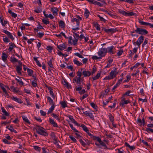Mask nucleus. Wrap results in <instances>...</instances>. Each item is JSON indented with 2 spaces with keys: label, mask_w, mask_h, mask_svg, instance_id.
<instances>
[{
  "label": "nucleus",
  "mask_w": 153,
  "mask_h": 153,
  "mask_svg": "<svg viewBox=\"0 0 153 153\" xmlns=\"http://www.w3.org/2000/svg\"><path fill=\"white\" fill-rule=\"evenodd\" d=\"M102 30H104V31L107 33H113L117 31H118L117 28H110L108 29H106L105 28H104L102 29Z\"/></svg>",
  "instance_id": "obj_5"
},
{
  "label": "nucleus",
  "mask_w": 153,
  "mask_h": 153,
  "mask_svg": "<svg viewBox=\"0 0 153 153\" xmlns=\"http://www.w3.org/2000/svg\"><path fill=\"white\" fill-rule=\"evenodd\" d=\"M49 122L50 124L53 125L54 127H58V126L56 123L51 118H49Z\"/></svg>",
  "instance_id": "obj_14"
},
{
  "label": "nucleus",
  "mask_w": 153,
  "mask_h": 153,
  "mask_svg": "<svg viewBox=\"0 0 153 153\" xmlns=\"http://www.w3.org/2000/svg\"><path fill=\"white\" fill-rule=\"evenodd\" d=\"M139 23L141 25H146L147 26L148 25V22H145L143 21H141L140 20L139 22Z\"/></svg>",
  "instance_id": "obj_60"
},
{
  "label": "nucleus",
  "mask_w": 153,
  "mask_h": 153,
  "mask_svg": "<svg viewBox=\"0 0 153 153\" xmlns=\"http://www.w3.org/2000/svg\"><path fill=\"white\" fill-rule=\"evenodd\" d=\"M108 117L110 120L112 124L113 125L114 121V117L111 114L109 113Z\"/></svg>",
  "instance_id": "obj_24"
},
{
  "label": "nucleus",
  "mask_w": 153,
  "mask_h": 153,
  "mask_svg": "<svg viewBox=\"0 0 153 153\" xmlns=\"http://www.w3.org/2000/svg\"><path fill=\"white\" fill-rule=\"evenodd\" d=\"M140 63L139 62H137V63H136L134 65L133 67H131L130 68V69L131 70H132L134 68H137L138 66H139V65H140Z\"/></svg>",
  "instance_id": "obj_56"
},
{
  "label": "nucleus",
  "mask_w": 153,
  "mask_h": 153,
  "mask_svg": "<svg viewBox=\"0 0 153 153\" xmlns=\"http://www.w3.org/2000/svg\"><path fill=\"white\" fill-rule=\"evenodd\" d=\"M100 76V73H98L94 77H92V79H93V80H97L98 79Z\"/></svg>",
  "instance_id": "obj_45"
},
{
  "label": "nucleus",
  "mask_w": 153,
  "mask_h": 153,
  "mask_svg": "<svg viewBox=\"0 0 153 153\" xmlns=\"http://www.w3.org/2000/svg\"><path fill=\"white\" fill-rule=\"evenodd\" d=\"M146 131L149 133H150V132L153 133V129L149 128H146Z\"/></svg>",
  "instance_id": "obj_51"
},
{
  "label": "nucleus",
  "mask_w": 153,
  "mask_h": 153,
  "mask_svg": "<svg viewBox=\"0 0 153 153\" xmlns=\"http://www.w3.org/2000/svg\"><path fill=\"white\" fill-rule=\"evenodd\" d=\"M2 32L7 34L8 37L13 41L14 39V38L10 32L5 30H3Z\"/></svg>",
  "instance_id": "obj_9"
},
{
  "label": "nucleus",
  "mask_w": 153,
  "mask_h": 153,
  "mask_svg": "<svg viewBox=\"0 0 153 153\" xmlns=\"http://www.w3.org/2000/svg\"><path fill=\"white\" fill-rule=\"evenodd\" d=\"M94 26L96 28V30L100 31V26L98 23H96L94 24Z\"/></svg>",
  "instance_id": "obj_47"
},
{
  "label": "nucleus",
  "mask_w": 153,
  "mask_h": 153,
  "mask_svg": "<svg viewBox=\"0 0 153 153\" xmlns=\"http://www.w3.org/2000/svg\"><path fill=\"white\" fill-rule=\"evenodd\" d=\"M7 55L5 53H2L1 58L3 61L5 62L7 60Z\"/></svg>",
  "instance_id": "obj_29"
},
{
  "label": "nucleus",
  "mask_w": 153,
  "mask_h": 153,
  "mask_svg": "<svg viewBox=\"0 0 153 153\" xmlns=\"http://www.w3.org/2000/svg\"><path fill=\"white\" fill-rule=\"evenodd\" d=\"M38 57H34L33 59L36 62V64L39 67H41L42 66V65L39 61L38 60Z\"/></svg>",
  "instance_id": "obj_25"
},
{
  "label": "nucleus",
  "mask_w": 153,
  "mask_h": 153,
  "mask_svg": "<svg viewBox=\"0 0 153 153\" xmlns=\"http://www.w3.org/2000/svg\"><path fill=\"white\" fill-rule=\"evenodd\" d=\"M10 89L14 93H18L19 92V94H20V92L19 91V89L15 88L14 87H10Z\"/></svg>",
  "instance_id": "obj_20"
},
{
  "label": "nucleus",
  "mask_w": 153,
  "mask_h": 153,
  "mask_svg": "<svg viewBox=\"0 0 153 153\" xmlns=\"http://www.w3.org/2000/svg\"><path fill=\"white\" fill-rule=\"evenodd\" d=\"M101 1L102 2V3H101L97 1V5L99 7H102L104 4L105 5L107 4L106 2L104 0L102 1Z\"/></svg>",
  "instance_id": "obj_28"
},
{
  "label": "nucleus",
  "mask_w": 153,
  "mask_h": 153,
  "mask_svg": "<svg viewBox=\"0 0 153 153\" xmlns=\"http://www.w3.org/2000/svg\"><path fill=\"white\" fill-rule=\"evenodd\" d=\"M74 81L77 84L78 86H81V82H82L83 80L81 78L78 77L76 76L74 79Z\"/></svg>",
  "instance_id": "obj_6"
},
{
  "label": "nucleus",
  "mask_w": 153,
  "mask_h": 153,
  "mask_svg": "<svg viewBox=\"0 0 153 153\" xmlns=\"http://www.w3.org/2000/svg\"><path fill=\"white\" fill-rule=\"evenodd\" d=\"M121 1H125L126 2H127L129 4H133V3L134 1L133 0H120Z\"/></svg>",
  "instance_id": "obj_53"
},
{
  "label": "nucleus",
  "mask_w": 153,
  "mask_h": 153,
  "mask_svg": "<svg viewBox=\"0 0 153 153\" xmlns=\"http://www.w3.org/2000/svg\"><path fill=\"white\" fill-rule=\"evenodd\" d=\"M57 47L59 50L62 51L66 48L67 46L63 43V44H61L59 45H57Z\"/></svg>",
  "instance_id": "obj_11"
},
{
  "label": "nucleus",
  "mask_w": 153,
  "mask_h": 153,
  "mask_svg": "<svg viewBox=\"0 0 153 153\" xmlns=\"http://www.w3.org/2000/svg\"><path fill=\"white\" fill-rule=\"evenodd\" d=\"M90 14V12L87 9H85L84 13V15L86 18H88Z\"/></svg>",
  "instance_id": "obj_38"
},
{
  "label": "nucleus",
  "mask_w": 153,
  "mask_h": 153,
  "mask_svg": "<svg viewBox=\"0 0 153 153\" xmlns=\"http://www.w3.org/2000/svg\"><path fill=\"white\" fill-rule=\"evenodd\" d=\"M82 74L84 77L88 76L91 74V72L89 71H84L82 72Z\"/></svg>",
  "instance_id": "obj_16"
},
{
  "label": "nucleus",
  "mask_w": 153,
  "mask_h": 153,
  "mask_svg": "<svg viewBox=\"0 0 153 153\" xmlns=\"http://www.w3.org/2000/svg\"><path fill=\"white\" fill-rule=\"evenodd\" d=\"M60 104L61 105L62 107L63 108H64L67 107V104L66 102L64 101L60 102Z\"/></svg>",
  "instance_id": "obj_39"
},
{
  "label": "nucleus",
  "mask_w": 153,
  "mask_h": 153,
  "mask_svg": "<svg viewBox=\"0 0 153 153\" xmlns=\"http://www.w3.org/2000/svg\"><path fill=\"white\" fill-rule=\"evenodd\" d=\"M2 112L6 116H9V113L7 112V111L4 109V108H1Z\"/></svg>",
  "instance_id": "obj_41"
},
{
  "label": "nucleus",
  "mask_w": 153,
  "mask_h": 153,
  "mask_svg": "<svg viewBox=\"0 0 153 153\" xmlns=\"http://www.w3.org/2000/svg\"><path fill=\"white\" fill-rule=\"evenodd\" d=\"M83 114L86 116L89 117L92 119H94V116L92 113L90 112L89 111H83Z\"/></svg>",
  "instance_id": "obj_8"
},
{
  "label": "nucleus",
  "mask_w": 153,
  "mask_h": 153,
  "mask_svg": "<svg viewBox=\"0 0 153 153\" xmlns=\"http://www.w3.org/2000/svg\"><path fill=\"white\" fill-rule=\"evenodd\" d=\"M9 48H8V50L10 52H11L13 49L16 47V45L13 43L11 42L9 44Z\"/></svg>",
  "instance_id": "obj_13"
},
{
  "label": "nucleus",
  "mask_w": 153,
  "mask_h": 153,
  "mask_svg": "<svg viewBox=\"0 0 153 153\" xmlns=\"http://www.w3.org/2000/svg\"><path fill=\"white\" fill-rule=\"evenodd\" d=\"M59 26L61 27L62 28H64L65 27V23L62 20L59 21Z\"/></svg>",
  "instance_id": "obj_37"
},
{
  "label": "nucleus",
  "mask_w": 153,
  "mask_h": 153,
  "mask_svg": "<svg viewBox=\"0 0 153 153\" xmlns=\"http://www.w3.org/2000/svg\"><path fill=\"white\" fill-rule=\"evenodd\" d=\"M13 56H14V55H13L10 58V61L13 63H14L15 62H17L18 61V60L16 59L15 57H13Z\"/></svg>",
  "instance_id": "obj_22"
},
{
  "label": "nucleus",
  "mask_w": 153,
  "mask_h": 153,
  "mask_svg": "<svg viewBox=\"0 0 153 153\" xmlns=\"http://www.w3.org/2000/svg\"><path fill=\"white\" fill-rule=\"evenodd\" d=\"M68 118L71 122L77 126H79L80 125L73 118V117L71 115H69Z\"/></svg>",
  "instance_id": "obj_12"
},
{
  "label": "nucleus",
  "mask_w": 153,
  "mask_h": 153,
  "mask_svg": "<svg viewBox=\"0 0 153 153\" xmlns=\"http://www.w3.org/2000/svg\"><path fill=\"white\" fill-rule=\"evenodd\" d=\"M123 102H120V105L123 107L124 104H126L130 102L129 100H125L123 101Z\"/></svg>",
  "instance_id": "obj_27"
},
{
  "label": "nucleus",
  "mask_w": 153,
  "mask_h": 153,
  "mask_svg": "<svg viewBox=\"0 0 153 153\" xmlns=\"http://www.w3.org/2000/svg\"><path fill=\"white\" fill-rule=\"evenodd\" d=\"M81 126L82 127L84 131L85 132L88 131V128L85 125H84V124H82Z\"/></svg>",
  "instance_id": "obj_48"
},
{
  "label": "nucleus",
  "mask_w": 153,
  "mask_h": 153,
  "mask_svg": "<svg viewBox=\"0 0 153 153\" xmlns=\"http://www.w3.org/2000/svg\"><path fill=\"white\" fill-rule=\"evenodd\" d=\"M12 99L14 100L15 101L18 102L20 103H22V100L20 99H19L16 97H13L12 98Z\"/></svg>",
  "instance_id": "obj_18"
},
{
  "label": "nucleus",
  "mask_w": 153,
  "mask_h": 153,
  "mask_svg": "<svg viewBox=\"0 0 153 153\" xmlns=\"http://www.w3.org/2000/svg\"><path fill=\"white\" fill-rule=\"evenodd\" d=\"M91 138H92L94 140H96L97 141H98L99 140H100V138L99 137L94 136L93 135Z\"/></svg>",
  "instance_id": "obj_49"
},
{
  "label": "nucleus",
  "mask_w": 153,
  "mask_h": 153,
  "mask_svg": "<svg viewBox=\"0 0 153 153\" xmlns=\"http://www.w3.org/2000/svg\"><path fill=\"white\" fill-rule=\"evenodd\" d=\"M44 33H39L37 35V36L39 38H42L44 35Z\"/></svg>",
  "instance_id": "obj_59"
},
{
  "label": "nucleus",
  "mask_w": 153,
  "mask_h": 153,
  "mask_svg": "<svg viewBox=\"0 0 153 153\" xmlns=\"http://www.w3.org/2000/svg\"><path fill=\"white\" fill-rule=\"evenodd\" d=\"M16 71L19 75L21 74V71L22 70V67H20L19 66H16Z\"/></svg>",
  "instance_id": "obj_21"
},
{
  "label": "nucleus",
  "mask_w": 153,
  "mask_h": 153,
  "mask_svg": "<svg viewBox=\"0 0 153 153\" xmlns=\"http://www.w3.org/2000/svg\"><path fill=\"white\" fill-rule=\"evenodd\" d=\"M62 83L65 86H69L68 83L65 79H63L62 80Z\"/></svg>",
  "instance_id": "obj_35"
},
{
  "label": "nucleus",
  "mask_w": 153,
  "mask_h": 153,
  "mask_svg": "<svg viewBox=\"0 0 153 153\" xmlns=\"http://www.w3.org/2000/svg\"><path fill=\"white\" fill-rule=\"evenodd\" d=\"M98 142L102 146L104 147V149H108L106 145L101 140V139L99 140Z\"/></svg>",
  "instance_id": "obj_23"
},
{
  "label": "nucleus",
  "mask_w": 153,
  "mask_h": 153,
  "mask_svg": "<svg viewBox=\"0 0 153 153\" xmlns=\"http://www.w3.org/2000/svg\"><path fill=\"white\" fill-rule=\"evenodd\" d=\"M42 22H43V23L44 24H45L46 25L50 23L49 21L48 20H45V19H42Z\"/></svg>",
  "instance_id": "obj_58"
},
{
  "label": "nucleus",
  "mask_w": 153,
  "mask_h": 153,
  "mask_svg": "<svg viewBox=\"0 0 153 153\" xmlns=\"http://www.w3.org/2000/svg\"><path fill=\"white\" fill-rule=\"evenodd\" d=\"M35 127L33 128L36 130V132L39 134L46 137L48 136L47 132L45 131L46 129L39 125H36Z\"/></svg>",
  "instance_id": "obj_1"
},
{
  "label": "nucleus",
  "mask_w": 153,
  "mask_h": 153,
  "mask_svg": "<svg viewBox=\"0 0 153 153\" xmlns=\"http://www.w3.org/2000/svg\"><path fill=\"white\" fill-rule=\"evenodd\" d=\"M6 128L9 129L11 132L16 133H17L16 131L14 130L13 127L11 126H7Z\"/></svg>",
  "instance_id": "obj_33"
},
{
  "label": "nucleus",
  "mask_w": 153,
  "mask_h": 153,
  "mask_svg": "<svg viewBox=\"0 0 153 153\" xmlns=\"http://www.w3.org/2000/svg\"><path fill=\"white\" fill-rule=\"evenodd\" d=\"M51 11L55 15H57L58 14V10L57 7H53L51 8Z\"/></svg>",
  "instance_id": "obj_15"
},
{
  "label": "nucleus",
  "mask_w": 153,
  "mask_h": 153,
  "mask_svg": "<svg viewBox=\"0 0 153 153\" xmlns=\"http://www.w3.org/2000/svg\"><path fill=\"white\" fill-rule=\"evenodd\" d=\"M122 80L123 79H120L118 80L115 86H118L120 85L121 82H122Z\"/></svg>",
  "instance_id": "obj_63"
},
{
  "label": "nucleus",
  "mask_w": 153,
  "mask_h": 153,
  "mask_svg": "<svg viewBox=\"0 0 153 153\" xmlns=\"http://www.w3.org/2000/svg\"><path fill=\"white\" fill-rule=\"evenodd\" d=\"M48 87V90H49V92L50 95L54 99L55 98V97L52 91V89L51 87Z\"/></svg>",
  "instance_id": "obj_30"
},
{
  "label": "nucleus",
  "mask_w": 153,
  "mask_h": 153,
  "mask_svg": "<svg viewBox=\"0 0 153 153\" xmlns=\"http://www.w3.org/2000/svg\"><path fill=\"white\" fill-rule=\"evenodd\" d=\"M34 11L36 13H39L42 11V10L40 9V7L38 6L34 10Z\"/></svg>",
  "instance_id": "obj_44"
},
{
  "label": "nucleus",
  "mask_w": 153,
  "mask_h": 153,
  "mask_svg": "<svg viewBox=\"0 0 153 153\" xmlns=\"http://www.w3.org/2000/svg\"><path fill=\"white\" fill-rule=\"evenodd\" d=\"M123 51V49H120L119 50L117 53V55L118 56H121L122 54Z\"/></svg>",
  "instance_id": "obj_57"
},
{
  "label": "nucleus",
  "mask_w": 153,
  "mask_h": 153,
  "mask_svg": "<svg viewBox=\"0 0 153 153\" xmlns=\"http://www.w3.org/2000/svg\"><path fill=\"white\" fill-rule=\"evenodd\" d=\"M19 79H16V80L17 82L18 83H19V85H24V83L22 81V79L19 78Z\"/></svg>",
  "instance_id": "obj_34"
},
{
  "label": "nucleus",
  "mask_w": 153,
  "mask_h": 153,
  "mask_svg": "<svg viewBox=\"0 0 153 153\" xmlns=\"http://www.w3.org/2000/svg\"><path fill=\"white\" fill-rule=\"evenodd\" d=\"M27 71L28 76H32V75L33 73V71L32 69L28 68L27 69Z\"/></svg>",
  "instance_id": "obj_40"
},
{
  "label": "nucleus",
  "mask_w": 153,
  "mask_h": 153,
  "mask_svg": "<svg viewBox=\"0 0 153 153\" xmlns=\"http://www.w3.org/2000/svg\"><path fill=\"white\" fill-rule=\"evenodd\" d=\"M73 62L75 64L77 65V66H81L82 65V64L81 62L75 59L73 60Z\"/></svg>",
  "instance_id": "obj_32"
},
{
  "label": "nucleus",
  "mask_w": 153,
  "mask_h": 153,
  "mask_svg": "<svg viewBox=\"0 0 153 153\" xmlns=\"http://www.w3.org/2000/svg\"><path fill=\"white\" fill-rule=\"evenodd\" d=\"M88 2L90 4H92L94 5H96L97 4V1L94 0H87Z\"/></svg>",
  "instance_id": "obj_42"
},
{
  "label": "nucleus",
  "mask_w": 153,
  "mask_h": 153,
  "mask_svg": "<svg viewBox=\"0 0 153 153\" xmlns=\"http://www.w3.org/2000/svg\"><path fill=\"white\" fill-rule=\"evenodd\" d=\"M106 53V49L105 48H102L100 49L98 53V55L102 57L105 56Z\"/></svg>",
  "instance_id": "obj_4"
},
{
  "label": "nucleus",
  "mask_w": 153,
  "mask_h": 153,
  "mask_svg": "<svg viewBox=\"0 0 153 153\" xmlns=\"http://www.w3.org/2000/svg\"><path fill=\"white\" fill-rule=\"evenodd\" d=\"M92 59L93 60H97V59H102V57L99 56V57L97 56H93L92 57Z\"/></svg>",
  "instance_id": "obj_52"
},
{
  "label": "nucleus",
  "mask_w": 153,
  "mask_h": 153,
  "mask_svg": "<svg viewBox=\"0 0 153 153\" xmlns=\"http://www.w3.org/2000/svg\"><path fill=\"white\" fill-rule=\"evenodd\" d=\"M114 48V46H111L108 47L106 48V53L108 52L110 53H111L112 54H114L115 53V52L113 51V50Z\"/></svg>",
  "instance_id": "obj_10"
},
{
  "label": "nucleus",
  "mask_w": 153,
  "mask_h": 153,
  "mask_svg": "<svg viewBox=\"0 0 153 153\" xmlns=\"http://www.w3.org/2000/svg\"><path fill=\"white\" fill-rule=\"evenodd\" d=\"M0 22L3 26H5V25L7 24V21L4 20L3 22V18L0 16Z\"/></svg>",
  "instance_id": "obj_26"
},
{
  "label": "nucleus",
  "mask_w": 153,
  "mask_h": 153,
  "mask_svg": "<svg viewBox=\"0 0 153 153\" xmlns=\"http://www.w3.org/2000/svg\"><path fill=\"white\" fill-rule=\"evenodd\" d=\"M71 21L72 22H76L77 26H79L80 22L79 19H78L77 18H73L71 19Z\"/></svg>",
  "instance_id": "obj_17"
},
{
  "label": "nucleus",
  "mask_w": 153,
  "mask_h": 153,
  "mask_svg": "<svg viewBox=\"0 0 153 153\" xmlns=\"http://www.w3.org/2000/svg\"><path fill=\"white\" fill-rule=\"evenodd\" d=\"M3 41L5 43H8L10 42V40L7 37L3 38Z\"/></svg>",
  "instance_id": "obj_54"
},
{
  "label": "nucleus",
  "mask_w": 153,
  "mask_h": 153,
  "mask_svg": "<svg viewBox=\"0 0 153 153\" xmlns=\"http://www.w3.org/2000/svg\"><path fill=\"white\" fill-rule=\"evenodd\" d=\"M47 99L49 101V102L50 103V104H54V103L53 102V100L52 99L49 97H47Z\"/></svg>",
  "instance_id": "obj_50"
},
{
  "label": "nucleus",
  "mask_w": 153,
  "mask_h": 153,
  "mask_svg": "<svg viewBox=\"0 0 153 153\" xmlns=\"http://www.w3.org/2000/svg\"><path fill=\"white\" fill-rule=\"evenodd\" d=\"M34 149L36 151H39L41 150L40 148L38 146H33Z\"/></svg>",
  "instance_id": "obj_64"
},
{
  "label": "nucleus",
  "mask_w": 153,
  "mask_h": 153,
  "mask_svg": "<svg viewBox=\"0 0 153 153\" xmlns=\"http://www.w3.org/2000/svg\"><path fill=\"white\" fill-rule=\"evenodd\" d=\"M90 105L96 111H97V106L95 104L94 102H91L90 103Z\"/></svg>",
  "instance_id": "obj_36"
},
{
  "label": "nucleus",
  "mask_w": 153,
  "mask_h": 153,
  "mask_svg": "<svg viewBox=\"0 0 153 153\" xmlns=\"http://www.w3.org/2000/svg\"><path fill=\"white\" fill-rule=\"evenodd\" d=\"M144 40V36L143 35H141L138 38L137 41L136 45L140 47V45L142 43Z\"/></svg>",
  "instance_id": "obj_7"
},
{
  "label": "nucleus",
  "mask_w": 153,
  "mask_h": 153,
  "mask_svg": "<svg viewBox=\"0 0 153 153\" xmlns=\"http://www.w3.org/2000/svg\"><path fill=\"white\" fill-rule=\"evenodd\" d=\"M53 59H51L49 61H48L47 62V63L49 67L52 68H54L53 65L52 64V61Z\"/></svg>",
  "instance_id": "obj_19"
},
{
  "label": "nucleus",
  "mask_w": 153,
  "mask_h": 153,
  "mask_svg": "<svg viewBox=\"0 0 153 153\" xmlns=\"http://www.w3.org/2000/svg\"><path fill=\"white\" fill-rule=\"evenodd\" d=\"M73 35H74V38L75 39H78L79 38V34L76 33H75L74 32H73Z\"/></svg>",
  "instance_id": "obj_62"
},
{
  "label": "nucleus",
  "mask_w": 153,
  "mask_h": 153,
  "mask_svg": "<svg viewBox=\"0 0 153 153\" xmlns=\"http://www.w3.org/2000/svg\"><path fill=\"white\" fill-rule=\"evenodd\" d=\"M22 119L23 120H24L26 123L28 124H30V122L29 120L28 119L27 117L25 116H23L22 117Z\"/></svg>",
  "instance_id": "obj_43"
},
{
  "label": "nucleus",
  "mask_w": 153,
  "mask_h": 153,
  "mask_svg": "<svg viewBox=\"0 0 153 153\" xmlns=\"http://www.w3.org/2000/svg\"><path fill=\"white\" fill-rule=\"evenodd\" d=\"M116 68H115V70H112L109 73V75L107 76H106L103 79L104 80H110L113 79L115 77L117 73H115L116 72Z\"/></svg>",
  "instance_id": "obj_2"
},
{
  "label": "nucleus",
  "mask_w": 153,
  "mask_h": 153,
  "mask_svg": "<svg viewBox=\"0 0 153 153\" xmlns=\"http://www.w3.org/2000/svg\"><path fill=\"white\" fill-rule=\"evenodd\" d=\"M55 105H54V104H53L52 105L51 108L49 109L48 112V114H49L51 113L53 110L54 108L55 107Z\"/></svg>",
  "instance_id": "obj_31"
},
{
  "label": "nucleus",
  "mask_w": 153,
  "mask_h": 153,
  "mask_svg": "<svg viewBox=\"0 0 153 153\" xmlns=\"http://www.w3.org/2000/svg\"><path fill=\"white\" fill-rule=\"evenodd\" d=\"M71 128L74 131H75V132H78L79 131L78 130L76 129L75 128L73 127V125L71 124H69Z\"/></svg>",
  "instance_id": "obj_55"
},
{
  "label": "nucleus",
  "mask_w": 153,
  "mask_h": 153,
  "mask_svg": "<svg viewBox=\"0 0 153 153\" xmlns=\"http://www.w3.org/2000/svg\"><path fill=\"white\" fill-rule=\"evenodd\" d=\"M46 49L49 52H51L53 49V47L50 46H48L47 47Z\"/></svg>",
  "instance_id": "obj_61"
},
{
  "label": "nucleus",
  "mask_w": 153,
  "mask_h": 153,
  "mask_svg": "<svg viewBox=\"0 0 153 153\" xmlns=\"http://www.w3.org/2000/svg\"><path fill=\"white\" fill-rule=\"evenodd\" d=\"M119 13H120L121 14H122L124 16H127L128 13L124 11H123L121 10H119Z\"/></svg>",
  "instance_id": "obj_46"
},
{
  "label": "nucleus",
  "mask_w": 153,
  "mask_h": 153,
  "mask_svg": "<svg viewBox=\"0 0 153 153\" xmlns=\"http://www.w3.org/2000/svg\"><path fill=\"white\" fill-rule=\"evenodd\" d=\"M135 31L136 33L142 35H146L148 33L146 30L143 29L141 27H137V29L135 30Z\"/></svg>",
  "instance_id": "obj_3"
}]
</instances>
